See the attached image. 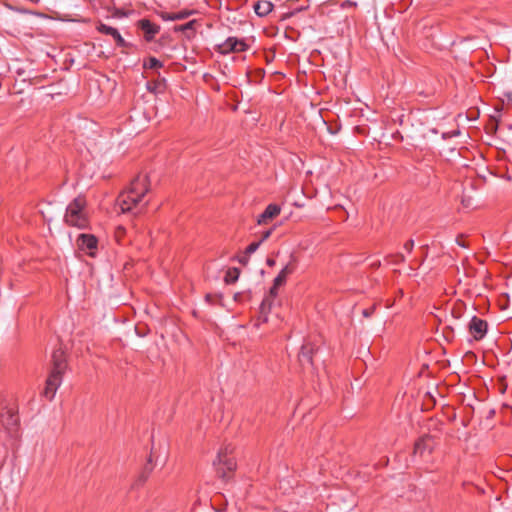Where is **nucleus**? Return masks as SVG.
<instances>
[{"label": "nucleus", "mask_w": 512, "mask_h": 512, "mask_svg": "<svg viewBox=\"0 0 512 512\" xmlns=\"http://www.w3.org/2000/svg\"><path fill=\"white\" fill-rule=\"evenodd\" d=\"M67 367L68 363L64 350L62 348L55 349L51 356V369L42 391V395L47 400L51 401L54 398Z\"/></svg>", "instance_id": "nucleus-1"}, {"label": "nucleus", "mask_w": 512, "mask_h": 512, "mask_svg": "<svg viewBox=\"0 0 512 512\" xmlns=\"http://www.w3.org/2000/svg\"><path fill=\"white\" fill-rule=\"evenodd\" d=\"M149 191L147 175H138L130 183L127 191L122 192L118 198V205L123 213L132 212L138 207L146 193Z\"/></svg>", "instance_id": "nucleus-2"}, {"label": "nucleus", "mask_w": 512, "mask_h": 512, "mask_svg": "<svg viewBox=\"0 0 512 512\" xmlns=\"http://www.w3.org/2000/svg\"><path fill=\"white\" fill-rule=\"evenodd\" d=\"M86 200L84 197H76L66 208L64 221L67 225L84 229L88 226V218L84 213Z\"/></svg>", "instance_id": "nucleus-3"}, {"label": "nucleus", "mask_w": 512, "mask_h": 512, "mask_svg": "<svg viewBox=\"0 0 512 512\" xmlns=\"http://www.w3.org/2000/svg\"><path fill=\"white\" fill-rule=\"evenodd\" d=\"M231 452L232 450L229 447H225L218 452L216 459L213 461L217 476L224 481H228L237 468L236 460L231 456Z\"/></svg>", "instance_id": "nucleus-4"}, {"label": "nucleus", "mask_w": 512, "mask_h": 512, "mask_svg": "<svg viewBox=\"0 0 512 512\" xmlns=\"http://www.w3.org/2000/svg\"><path fill=\"white\" fill-rule=\"evenodd\" d=\"M249 49V45L244 39H238L237 37H228L223 43L217 44L214 50L222 55L230 53L244 52Z\"/></svg>", "instance_id": "nucleus-5"}, {"label": "nucleus", "mask_w": 512, "mask_h": 512, "mask_svg": "<svg viewBox=\"0 0 512 512\" xmlns=\"http://www.w3.org/2000/svg\"><path fill=\"white\" fill-rule=\"evenodd\" d=\"M1 424L3 428L9 433L10 436L15 437L17 435L19 426V416L14 412L12 408H5L1 413Z\"/></svg>", "instance_id": "nucleus-6"}, {"label": "nucleus", "mask_w": 512, "mask_h": 512, "mask_svg": "<svg viewBox=\"0 0 512 512\" xmlns=\"http://www.w3.org/2000/svg\"><path fill=\"white\" fill-rule=\"evenodd\" d=\"M135 26L138 31L142 32L143 39L148 43L154 41L155 36L160 32V26L147 18L138 20Z\"/></svg>", "instance_id": "nucleus-7"}, {"label": "nucleus", "mask_w": 512, "mask_h": 512, "mask_svg": "<svg viewBox=\"0 0 512 512\" xmlns=\"http://www.w3.org/2000/svg\"><path fill=\"white\" fill-rule=\"evenodd\" d=\"M488 330V323L477 316H473L468 324V331L476 341L482 340Z\"/></svg>", "instance_id": "nucleus-8"}, {"label": "nucleus", "mask_w": 512, "mask_h": 512, "mask_svg": "<svg viewBox=\"0 0 512 512\" xmlns=\"http://www.w3.org/2000/svg\"><path fill=\"white\" fill-rule=\"evenodd\" d=\"M96 30L99 33L111 36L114 39V41H115V43H116V45L118 47H121V48H131L133 46V44L130 43V42H127L121 36L119 31L116 28H114V27H111V26H108L106 24L100 23L99 25H97Z\"/></svg>", "instance_id": "nucleus-9"}, {"label": "nucleus", "mask_w": 512, "mask_h": 512, "mask_svg": "<svg viewBox=\"0 0 512 512\" xmlns=\"http://www.w3.org/2000/svg\"><path fill=\"white\" fill-rule=\"evenodd\" d=\"M80 250L87 252L89 256H94L97 249L98 240L93 234L82 233L76 240Z\"/></svg>", "instance_id": "nucleus-10"}, {"label": "nucleus", "mask_w": 512, "mask_h": 512, "mask_svg": "<svg viewBox=\"0 0 512 512\" xmlns=\"http://www.w3.org/2000/svg\"><path fill=\"white\" fill-rule=\"evenodd\" d=\"M319 347L312 342H304L299 353V362L305 366H313V357L318 352Z\"/></svg>", "instance_id": "nucleus-11"}, {"label": "nucleus", "mask_w": 512, "mask_h": 512, "mask_svg": "<svg viewBox=\"0 0 512 512\" xmlns=\"http://www.w3.org/2000/svg\"><path fill=\"white\" fill-rule=\"evenodd\" d=\"M296 263H297L296 257L294 255H291V259H290L289 263L274 278V281H273L274 286L280 287L286 283L287 277L295 271Z\"/></svg>", "instance_id": "nucleus-12"}, {"label": "nucleus", "mask_w": 512, "mask_h": 512, "mask_svg": "<svg viewBox=\"0 0 512 512\" xmlns=\"http://www.w3.org/2000/svg\"><path fill=\"white\" fill-rule=\"evenodd\" d=\"M433 437L431 435H424L420 437L414 444V455H419L422 457L425 452H428L429 454L433 451Z\"/></svg>", "instance_id": "nucleus-13"}, {"label": "nucleus", "mask_w": 512, "mask_h": 512, "mask_svg": "<svg viewBox=\"0 0 512 512\" xmlns=\"http://www.w3.org/2000/svg\"><path fill=\"white\" fill-rule=\"evenodd\" d=\"M281 212V207L277 204H269L265 210L258 216L257 223L259 225L266 224L269 220L278 216Z\"/></svg>", "instance_id": "nucleus-14"}, {"label": "nucleus", "mask_w": 512, "mask_h": 512, "mask_svg": "<svg viewBox=\"0 0 512 512\" xmlns=\"http://www.w3.org/2000/svg\"><path fill=\"white\" fill-rule=\"evenodd\" d=\"M273 3L268 0H259L253 4V9L259 17L267 16L273 10Z\"/></svg>", "instance_id": "nucleus-15"}, {"label": "nucleus", "mask_w": 512, "mask_h": 512, "mask_svg": "<svg viewBox=\"0 0 512 512\" xmlns=\"http://www.w3.org/2000/svg\"><path fill=\"white\" fill-rule=\"evenodd\" d=\"M147 89L153 93H163L166 89V80L165 78H160V74L158 73V79L154 81H149L147 83Z\"/></svg>", "instance_id": "nucleus-16"}, {"label": "nucleus", "mask_w": 512, "mask_h": 512, "mask_svg": "<svg viewBox=\"0 0 512 512\" xmlns=\"http://www.w3.org/2000/svg\"><path fill=\"white\" fill-rule=\"evenodd\" d=\"M152 470H153V465H152V458L150 456L147 463L145 464L144 468L142 469L140 475L138 476V478L135 482V485L140 486V485L144 484L145 481L150 476Z\"/></svg>", "instance_id": "nucleus-17"}, {"label": "nucleus", "mask_w": 512, "mask_h": 512, "mask_svg": "<svg viewBox=\"0 0 512 512\" xmlns=\"http://www.w3.org/2000/svg\"><path fill=\"white\" fill-rule=\"evenodd\" d=\"M273 302L270 297H264L260 304V316L264 322L267 321V316L272 308Z\"/></svg>", "instance_id": "nucleus-18"}, {"label": "nucleus", "mask_w": 512, "mask_h": 512, "mask_svg": "<svg viewBox=\"0 0 512 512\" xmlns=\"http://www.w3.org/2000/svg\"><path fill=\"white\" fill-rule=\"evenodd\" d=\"M239 275H240V269L239 268H237V267L229 268L226 271V274H225V277H224V281H225L226 284H233V283H235L238 280Z\"/></svg>", "instance_id": "nucleus-19"}, {"label": "nucleus", "mask_w": 512, "mask_h": 512, "mask_svg": "<svg viewBox=\"0 0 512 512\" xmlns=\"http://www.w3.org/2000/svg\"><path fill=\"white\" fill-rule=\"evenodd\" d=\"M163 67V63L155 57H149L143 62L144 69H157Z\"/></svg>", "instance_id": "nucleus-20"}, {"label": "nucleus", "mask_w": 512, "mask_h": 512, "mask_svg": "<svg viewBox=\"0 0 512 512\" xmlns=\"http://www.w3.org/2000/svg\"><path fill=\"white\" fill-rule=\"evenodd\" d=\"M196 24V20H191L183 25H177L174 27V31L178 32V31H182V32H190L191 35L194 34L195 32V29H194V26Z\"/></svg>", "instance_id": "nucleus-21"}, {"label": "nucleus", "mask_w": 512, "mask_h": 512, "mask_svg": "<svg viewBox=\"0 0 512 512\" xmlns=\"http://www.w3.org/2000/svg\"><path fill=\"white\" fill-rule=\"evenodd\" d=\"M465 304L463 302L456 303L451 311L452 317L455 319H460L464 313Z\"/></svg>", "instance_id": "nucleus-22"}, {"label": "nucleus", "mask_w": 512, "mask_h": 512, "mask_svg": "<svg viewBox=\"0 0 512 512\" xmlns=\"http://www.w3.org/2000/svg\"><path fill=\"white\" fill-rule=\"evenodd\" d=\"M192 13H193L192 10H187V9L181 10L179 12H173V21L186 19Z\"/></svg>", "instance_id": "nucleus-23"}, {"label": "nucleus", "mask_w": 512, "mask_h": 512, "mask_svg": "<svg viewBox=\"0 0 512 512\" xmlns=\"http://www.w3.org/2000/svg\"><path fill=\"white\" fill-rule=\"evenodd\" d=\"M389 258L392 259L391 263L395 264V265H398V264H401V263L405 262V257L401 253H396L394 255H389Z\"/></svg>", "instance_id": "nucleus-24"}, {"label": "nucleus", "mask_w": 512, "mask_h": 512, "mask_svg": "<svg viewBox=\"0 0 512 512\" xmlns=\"http://www.w3.org/2000/svg\"><path fill=\"white\" fill-rule=\"evenodd\" d=\"M443 335L448 341H453L454 339V329L452 326H446L443 330Z\"/></svg>", "instance_id": "nucleus-25"}, {"label": "nucleus", "mask_w": 512, "mask_h": 512, "mask_svg": "<svg viewBox=\"0 0 512 512\" xmlns=\"http://www.w3.org/2000/svg\"><path fill=\"white\" fill-rule=\"evenodd\" d=\"M260 246V242H252L251 244H249L246 249H245V254L246 255H251L252 253H254Z\"/></svg>", "instance_id": "nucleus-26"}, {"label": "nucleus", "mask_w": 512, "mask_h": 512, "mask_svg": "<svg viewBox=\"0 0 512 512\" xmlns=\"http://www.w3.org/2000/svg\"><path fill=\"white\" fill-rule=\"evenodd\" d=\"M216 299H221V295H214L211 293H208L205 295V301L209 304H214Z\"/></svg>", "instance_id": "nucleus-27"}, {"label": "nucleus", "mask_w": 512, "mask_h": 512, "mask_svg": "<svg viewBox=\"0 0 512 512\" xmlns=\"http://www.w3.org/2000/svg\"><path fill=\"white\" fill-rule=\"evenodd\" d=\"M158 15L164 21H173V12L161 11V12L158 13Z\"/></svg>", "instance_id": "nucleus-28"}, {"label": "nucleus", "mask_w": 512, "mask_h": 512, "mask_svg": "<svg viewBox=\"0 0 512 512\" xmlns=\"http://www.w3.org/2000/svg\"><path fill=\"white\" fill-rule=\"evenodd\" d=\"M375 309H376L375 305H373L369 308H366L362 311V315L366 318H369L373 315V313L375 312Z\"/></svg>", "instance_id": "nucleus-29"}, {"label": "nucleus", "mask_w": 512, "mask_h": 512, "mask_svg": "<svg viewBox=\"0 0 512 512\" xmlns=\"http://www.w3.org/2000/svg\"><path fill=\"white\" fill-rule=\"evenodd\" d=\"M278 288H279L278 286L273 285L270 288L268 295L266 296V297H270V299H272V302L274 301V299L276 298V296L278 294V292H277Z\"/></svg>", "instance_id": "nucleus-30"}, {"label": "nucleus", "mask_w": 512, "mask_h": 512, "mask_svg": "<svg viewBox=\"0 0 512 512\" xmlns=\"http://www.w3.org/2000/svg\"><path fill=\"white\" fill-rule=\"evenodd\" d=\"M126 230L124 227L122 226H119L117 227L116 231H115V235H116V238L118 241H120V239L124 236Z\"/></svg>", "instance_id": "nucleus-31"}, {"label": "nucleus", "mask_w": 512, "mask_h": 512, "mask_svg": "<svg viewBox=\"0 0 512 512\" xmlns=\"http://www.w3.org/2000/svg\"><path fill=\"white\" fill-rule=\"evenodd\" d=\"M272 232H273V228H270V229L264 231L262 233V236H261V238H260V240L258 242H260V244H261L262 242L267 240L270 237V235L272 234Z\"/></svg>", "instance_id": "nucleus-32"}, {"label": "nucleus", "mask_w": 512, "mask_h": 512, "mask_svg": "<svg viewBox=\"0 0 512 512\" xmlns=\"http://www.w3.org/2000/svg\"><path fill=\"white\" fill-rule=\"evenodd\" d=\"M413 248H414V240H413V239H410V240H408V241H406V242H405V244H404V249H405L408 253L412 252Z\"/></svg>", "instance_id": "nucleus-33"}, {"label": "nucleus", "mask_w": 512, "mask_h": 512, "mask_svg": "<svg viewBox=\"0 0 512 512\" xmlns=\"http://www.w3.org/2000/svg\"><path fill=\"white\" fill-rule=\"evenodd\" d=\"M13 90H14V93H15V94H21V93H23V88H22L21 83H18V82L16 81V83H15V84H14V86H13Z\"/></svg>", "instance_id": "nucleus-34"}, {"label": "nucleus", "mask_w": 512, "mask_h": 512, "mask_svg": "<svg viewBox=\"0 0 512 512\" xmlns=\"http://www.w3.org/2000/svg\"><path fill=\"white\" fill-rule=\"evenodd\" d=\"M248 259H249V256L248 255H244V256H241V257H238V261L239 263H241L242 265H247L248 263Z\"/></svg>", "instance_id": "nucleus-35"}, {"label": "nucleus", "mask_w": 512, "mask_h": 512, "mask_svg": "<svg viewBox=\"0 0 512 512\" xmlns=\"http://www.w3.org/2000/svg\"><path fill=\"white\" fill-rule=\"evenodd\" d=\"M169 39V36L168 35H162L159 40H158V44L160 46L164 45V43H166V41H168Z\"/></svg>", "instance_id": "nucleus-36"}, {"label": "nucleus", "mask_w": 512, "mask_h": 512, "mask_svg": "<svg viewBox=\"0 0 512 512\" xmlns=\"http://www.w3.org/2000/svg\"><path fill=\"white\" fill-rule=\"evenodd\" d=\"M456 243L463 248L467 247V244L463 240H461V236L456 238Z\"/></svg>", "instance_id": "nucleus-37"}, {"label": "nucleus", "mask_w": 512, "mask_h": 512, "mask_svg": "<svg viewBox=\"0 0 512 512\" xmlns=\"http://www.w3.org/2000/svg\"><path fill=\"white\" fill-rule=\"evenodd\" d=\"M421 249H422V250H424V251H423L424 258H423V259H425V258L427 257V254H428V245H423V246L421 247ZM423 261H424V260H422V261H421V263H422Z\"/></svg>", "instance_id": "nucleus-38"}, {"label": "nucleus", "mask_w": 512, "mask_h": 512, "mask_svg": "<svg viewBox=\"0 0 512 512\" xmlns=\"http://www.w3.org/2000/svg\"><path fill=\"white\" fill-rule=\"evenodd\" d=\"M275 263H276V262H275V260H274V259H272V258H268V259L266 260V264H267L269 267H273V266L275 265Z\"/></svg>", "instance_id": "nucleus-39"}, {"label": "nucleus", "mask_w": 512, "mask_h": 512, "mask_svg": "<svg viewBox=\"0 0 512 512\" xmlns=\"http://www.w3.org/2000/svg\"><path fill=\"white\" fill-rule=\"evenodd\" d=\"M241 296H242V295H241V293H236V294L234 295V299H235V301H239V300L241 299Z\"/></svg>", "instance_id": "nucleus-40"}, {"label": "nucleus", "mask_w": 512, "mask_h": 512, "mask_svg": "<svg viewBox=\"0 0 512 512\" xmlns=\"http://www.w3.org/2000/svg\"><path fill=\"white\" fill-rule=\"evenodd\" d=\"M372 266L374 268H378L380 266V261H377V262L373 263Z\"/></svg>", "instance_id": "nucleus-41"}, {"label": "nucleus", "mask_w": 512, "mask_h": 512, "mask_svg": "<svg viewBox=\"0 0 512 512\" xmlns=\"http://www.w3.org/2000/svg\"><path fill=\"white\" fill-rule=\"evenodd\" d=\"M146 204H147V202L142 207H140L139 210L137 212H135V214L140 213L143 210V208L145 207Z\"/></svg>", "instance_id": "nucleus-42"}, {"label": "nucleus", "mask_w": 512, "mask_h": 512, "mask_svg": "<svg viewBox=\"0 0 512 512\" xmlns=\"http://www.w3.org/2000/svg\"><path fill=\"white\" fill-rule=\"evenodd\" d=\"M37 82H38L37 77H34L33 85L35 86L37 84Z\"/></svg>", "instance_id": "nucleus-43"}, {"label": "nucleus", "mask_w": 512, "mask_h": 512, "mask_svg": "<svg viewBox=\"0 0 512 512\" xmlns=\"http://www.w3.org/2000/svg\"><path fill=\"white\" fill-rule=\"evenodd\" d=\"M34 15L42 16L41 13H36V12H34Z\"/></svg>", "instance_id": "nucleus-44"}, {"label": "nucleus", "mask_w": 512, "mask_h": 512, "mask_svg": "<svg viewBox=\"0 0 512 512\" xmlns=\"http://www.w3.org/2000/svg\"><path fill=\"white\" fill-rule=\"evenodd\" d=\"M492 414H494V410H491V411L489 412V415H492Z\"/></svg>", "instance_id": "nucleus-45"}]
</instances>
